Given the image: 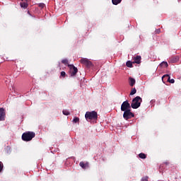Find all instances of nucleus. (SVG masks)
I'll use <instances>...</instances> for the list:
<instances>
[{"instance_id":"nucleus-1","label":"nucleus","mask_w":181,"mask_h":181,"mask_svg":"<svg viewBox=\"0 0 181 181\" xmlns=\"http://www.w3.org/2000/svg\"><path fill=\"white\" fill-rule=\"evenodd\" d=\"M36 136V134L33 132H26L22 134V140L25 141H32Z\"/></svg>"},{"instance_id":"nucleus-2","label":"nucleus","mask_w":181,"mask_h":181,"mask_svg":"<svg viewBox=\"0 0 181 181\" xmlns=\"http://www.w3.org/2000/svg\"><path fill=\"white\" fill-rule=\"evenodd\" d=\"M85 118L87 121L88 120H98V112H87L85 114Z\"/></svg>"},{"instance_id":"nucleus-3","label":"nucleus","mask_w":181,"mask_h":181,"mask_svg":"<svg viewBox=\"0 0 181 181\" xmlns=\"http://www.w3.org/2000/svg\"><path fill=\"white\" fill-rule=\"evenodd\" d=\"M142 103V99L141 97L137 96L135 97L132 102L131 107L133 109H137L141 106V103Z\"/></svg>"},{"instance_id":"nucleus-4","label":"nucleus","mask_w":181,"mask_h":181,"mask_svg":"<svg viewBox=\"0 0 181 181\" xmlns=\"http://www.w3.org/2000/svg\"><path fill=\"white\" fill-rule=\"evenodd\" d=\"M131 107H132L129 103L128 100H124L121 105V111L126 112L127 110H131Z\"/></svg>"},{"instance_id":"nucleus-5","label":"nucleus","mask_w":181,"mask_h":181,"mask_svg":"<svg viewBox=\"0 0 181 181\" xmlns=\"http://www.w3.org/2000/svg\"><path fill=\"white\" fill-rule=\"evenodd\" d=\"M134 113L131 112V110H129L127 111H124L123 113V118L126 120H128L129 119L134 118Z\"/></svg>"},{"instance_id":"nucleus-6","label":"nucleus","mask_w":181,"mask_h":181,"mask_svg":"<svg viewBox=\"0 0 181 181\" xmlns=\"http://www.w3.org/2000/svg\"><path fill=\"white\" fill-rule=\"evenodd\" d=\"M68 66L70 69V76L71 77L75 76L76 75V74L78 73L77 67L74 66V65H70V64H69Z\"/></svg>"},{"instance_id":"nucleus-7","label":"nucleus","mask_w":181,"mask_h":181,"mask_svg":"<svg viewBox=\"0 0 181 181\" xmlns=\"http://www.w3.org/2000/svg\"><path fill=\"white\" fill-rule=\"evenodd\" d=\"M81 62L84 64L87 68H90L92 66V62L86 58L81 59Z\"/></svg>"},{"instance_id":"nucleus-8","label":"nucleus","mask_w":181,"mask_h":181,"mask_svg":"<svg viewBox=\"0 0 181 181\" xmlns=\"http://www.w3.org/2000/svg\"><path fill=\"white\" fill-rule=\"evenodd\" d=\"M141 57L140 55H136L133 57V64H139L141 63Z\"/></svg>"},{"instance_id":"nucleus-9","label":"nucleus","mask_w":181,"mask_h":181,"mask_svg":"<svg viewBox=\"0 0 181 181\" xmlns=\"http://www.w3.org/2000/svg\"><path fill=\"white\" fill-rule=\"evenodd\" d=\"M164 78H167V81L169 82L171 84H174L175 83V80L173 78H170V76L169 75H168V74L164 75L163 76V80Z\"/></svg>"},{"instance_id":"nucleus-10","label":"nucleus","mask_w":181,"mask_h":181,"mask_svg":"<svg viewBox=\"0 0 181 181\" xmlns=\"http://www.w3.org/2000/svg\"><path fill=\"white\" fill-rule=\"evenodd\" d=\"M6 113L4 108H0V121L5 120Z\"/></svg>"},{"instance_id":"nucleus-11","label":"nucleus","mask_w":181,"mask_h":181,"mask_svg":"<svg viewBox=\"0 0 181 181\" xmlns=\"http://www.w3.org/2000/svg\"><path fill=\"white\" fill-rule=\"evenodd\" d=\"M79 165L84 170H86L87 168L89 167L88 163H84V162H83V161H81Z\"/></svg>"},{"instance_id":"nucleus-12","label":"nucleus","mask_w":181,"mask_h":181,"mask_svg":"<svg viewBox=\"0 0 181 181\" xmlns=\"http://www.w3.org/2000/svg\"><path fill=\"white\" fill-rule=\"evenodd\" d=\"M129 85L133 87L136 84V80L134 78H129Z\"/></svg>"},{"instance_id":"nucleus-13","label":"nucleus","mask_w":181,"mask_h":181,"mask_svg":"<svg viewBox=\"0 0 181 181\" xmlns=\"http://www.w3.org/2000/svg\"><path fill=\"white\" fill-rule=\"evenodd\" d=\"M169 65L168 64V62H163L161 64H159L160 68H167Z\"/></svg>"},{"instance_id":"nucleus-14","label":"nucleus","mask_w":181,"mask_h":181,"mask_svg":"<svg viewBox=\"0 0 181 181\" xmlns=\"http://www.w3.org/2000/svg\"><path fill=\"white\" fill-rule=\"evenodd\" d=\"M21 8H27L28 6V4L25 1H22V2H21Z\"/></svg>"},{"instance_id":"nucleus-15","label":"nucleus","mask_w":181,"mask_h":181,"mask_svg":"<svg viewBox=\"0 0 181 181\" xmlns=\"http://www.w3.org/2000/svg\"><path fill=\"white\" fill-rule=\"evenodd\" d=\"M122 1V0H112V4L113 5H119V4H121Z\"/></svg>"},{"instance_id":"nucleus-16","label":"nucleus","mask_w":181,"mask_h":181,"mask_svg":"<svg viewBox=\"0 0 181 181\" xmlns=\"http://www.w3.org/2000/svg\"><path fill=\"white\" fill-rule=\"evenodd\" d=\"M133 64H134V62L128 61L127 62V66L129 68H133L134 67Z\"/></svg>"},{"instance_id":"nucleus-17","label":"nucleus","mask_w":181,"mask_h":181,"mask_svg":"<svg viewBox=\"0 0 181 181\" xmlns=\"http://www.w3.org/2000/svg\"><path fill=\"white\" fill-rule=\"evenodd\" d=\"M139 158L141 159H146L147 156L145 154V153H141L139 155Z\"/></svg>"},{"instance_id":"nucleus-18","label":"nucleus","mask_w":181,"mask_h":181,"mask_svg":"<svg viewBox=\"0 0 181 181\" xmlns=\"http://www.w3.org/2000/svg\"><path fill=\"white\" fill-rule=\"evenodd\" d=\"M136 93V89L135 88H132L130 93V95H134Z\"/></svg>"},{"instance_id":"nucleus-19","label":"nucleus","mask_w":181,"mask_h":181,"mask_svg":"<svg viewBox=\"0 0 181 181\" xmlns=\"http://www.w3.org/2000/svg\"><path fill=\"white\" fill-rule=\"evenodd\" d=\"M62 63L63 64H64V65H69V61H68V59H62Z\"/></svg>"},{"instance_id":"nucleus-20","label":"nucleus","mask_w":181,"mask_h":181,"mask_svg":"<svg viewBox=\"0 0 181 181\" xmlns=\"http://www.w3.org/2000/svg\"><path fill=\"white\" fill-rule=\"evenodd\" d=\"M62 113H63V115H65V116H68V115H70V112H68L67 110H63V111H62Z\"/></svg>"},{"instance_id":"nucleus-21","label":"nucleus","mask_w":181,"mask_h":181,"mask_svg":"<svg viewBox=\"0 0 181 181\" xmlns=\"http://www.w3.org/2000/svg\"><path fill=\"white\" fill-rule=\"evenodd\" d=\"M73 122H74V123H78V122H79V118L75 117L74 118V119H73Z\"/></svg>"},{"instance_id":"nucleus-22","label":"nucleus","mask_w":181,"mask_h":181,"mask_svg":"<svg viewBox=\"0 0 181 181\" xmlns=\"http://www.w3.org/2000/svg\"><path fill=\"white\" fill-rule=\"evenodd\" d=\"M4 169V164L1 161H0V173L3 171Z\"/></svg>"},{"instance_id":"nucleus-23","label":"nucleus","mask_w":181,"mask_h":181,"mask_svg":"<svg viewBox=\"0 0 181 181\" xmlns=\"http://www.w3.org/2000/svg\"><path fill=\"white\" fill-rule=\"evenodd\" d=\"M38 6L41 8H44L45 7V4L44 3H40Z\"/></svg>"},{"instance_id":"nucleus-24","label":"nucleus","mask_w":181,"mask_h":181,"mask_svg":"<svg viewBox=\"0 0 181 181\" xmlns=\"http://www.w3.org/2000/svg\"><path fill=\"white\" fill-rule=\"evenodd\" d=\"M141 181H148V177H144L141 178Z\"/></svg>"},{"instance_id":"nucleus-25","label":"nucleus","mask_w":181,"mask_h":181,"mask_svg":"<svg viewBox=\"0 0 181 181\" xmlns=\"http://www.w3.org/2000/svg\"><path fill=\"white\" fill-rule=\"evenodd\" d=\"M61 76L65 77L66 76V72L65 71H62L61 72Z\"/></svg>"},{"instance_id":"nucleus-26","label":"nucleus","mask_w":181,"mask_h":181,"mask_svg":"<svg viewBox=\"0 0 181 181\" xmlns=\"http://www.w3.org/2000/svg\"><path fill=\"white\" fill-rule=\"evenodd\" d=\"M160 33V29L156 30V33L159 34Z\"/></svg>"},{"instance_id":"nucleus-27","label":"nucleus","mask_w":181,"mask_h":181,"mask_svg":"<svg viewBox=\"0 0 181 181\" xmlns=\"http://www.w3.org/2000/svg\"><path fill=\"white\" fill-rule=\"evenodd\" d=\"M164 163H165L166 165H169V164H170V163H169V162H168V161L165 162Z\"/></svg>"},{"instance_id":"nucleus-28","label":"nucleus","mask_w":181,"mask_h":181,"mask_svg":"<svg viewBox=\"0 0 181 181\" xmlns=\"http://www.w3.org/2000/svg\"><path fill=\"white\" fill-rule=\"evenodd\" d=\"M28 14H30V11H28Z\"/></svg>"},{"instance_id":"nucleus-29","label":"nucleus","mask_w":181,"mask_h":181,"mask_svg":"<svg viewBox=\"0 0 181 181\" xmlns=\"http://www.w3.org/2000/svg\"><path fill=\"white\" fill-rule=\"evenodd\" d=\"M162 168V165H160V168Z\"/></svg>"}]
</instances>
